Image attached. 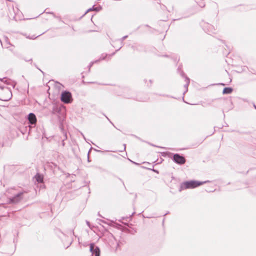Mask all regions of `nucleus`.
Returning a JSON list of instances; mask_svg holds the SVG:
<instances>
[{"label":"nucleus","instance_id":"nucleus-33","mask_svg":"<svg viewBox=\"0 0 256 256\" xmlns=\"http://www.w3.org/2000/svg\"><path fill=\"white\" fill-rule=\"evenodd\" d=\"M164 218L163 220V222H162L163 224L164 223Z\"/></svg>","mask_w":256,"mask_h":256},{"label":"nucleus","instance_id":"nucleus-23","mask_svg":"<svg viewBox=\"0 0 256 256\" xmlns=\"http://www.w3.org/2000/svg\"><path fill=\"white\" fill-rule=\"evenodd\" d=\"M254 107L256 110V106L254 104Z\"/></svg>","mask_w":256,"mask_h":256},{"label":"nucleus","instance_id":"nucleus-21","mask_svg":"<svg viewBox=\"0 0 256 256\" xmlns=\"http://www.w3.org/2000/svg\"><path fill=\"white\" fill-rule=\"evenodd\" d=\"M37 36H33L32 38H30V39H35L36 38Z\"/></svg>","mask_w":256,"mask_h":256},{"label":"nucleus","instance_id":"nucleus-5","mask_svg":"<svg viewBox=\"0 0 256 256\" xmlns=\"http://www.w3.org/2000/svg\"><path fill=\"white\" fill-rule=\"evenodd\" d=\"M202 28L204 31L208 34H212L215 33V28L214 27L212 24L207 23V22H203L202 24Z\"/></svg>","mask_w":256,"mask_h":256},{"label":"nucleus","instance_id":"nucleus-19","mask_svg":"<svg viewBox=\"0 0 256 256\" xmlns=\"http://www.w3.org/2000/svg\"><path fill=\"white\" fill-rule=\"evenodd\" d=\"M93 62H91L88 65V70H90V67L92 66Z\"/></svg>","mask_w":256,"mask_h":256},{"label":"nucleus","instance_id":"nucleus-7","mask_svg":"<svg viewBox=\"0 0 256 256\" xmlns=\"http://www.w3.org/2000/svg\"><path fill=\"white\" fill-rule=\"evenodd\" d=\"M172 160L174 162L178 164H183L186 161L185 158L178 154H174Z\"/></svg>","mask_w":256,"mask_h":256},{"label":"nucleus","instance_id":"nucleus-28","mask_svg":"<svg viewBox=\"0 0 256 256\" xmlns=\"http://www.w3.org/2000/svg\"><path fill=\"white\" fill-rule=\"evenodd\" d=\"M82 134V135L83 138H84V139H86V138H85V137H84V136Z\"/></svg>","mask_w":256,"mask_h":256},{"label":"nucleus","instance_id":"nucleus-22","mask_svg":"<svg viewBox=\"0 0 256 256\" xmlns=\"http://www.w3.org/2000/svg\"><path fill=\"white\" fill-rule=\"evenodd\" d=\"M94 150H96V152H101V151H100V150H96V149H94Z\"/></svg>","mask_w":256,"mask_h":256},{"label":"nucleus","instance_id":"nucleus-2","mask_svg":"<svg viewBox=\"0 0 256 256\" xmlns=\"http://www.w3.org/2000/svg\"><path fill=\"white\" fill-rule=\"evenodd\" d=\"M52 113L54 114H56L58 117V120L60 123V127L62 131L64 134V139L63 140L62 142V146H64L65 144L64 142V140L67 139L66 133L64 132V130L62 128V122L65 118L64 114L62 112L60 108L56 106H53Z\"/></svg>","mask_w":256,"mask_h":256},{"label":"nucleus","instance_id":"nucleus-12","mask_svg":"<svg viewBox=\"0 0 256 256\" xmlns=\"http://www.w3.org/2000/svg\"><path fill=\"white\" fill-rule=\"evenodd\" d=\"M128 37V36H127V35H126V36H124L122 37L121 38H120V39H119V40H117L118 42H120L121 45H120V46L118 48V49L116 50V51H118V50H120L122 48V47L124 46V40H126Z\"/></svg>","mask_w":256,"mask_h":256},{"label":"nucleus","instance_id":"nucleus-6","mask_svg":"<svg viewBox=\"0 0 256 256\" xmlns=\"http://www.w3.org/2000/svg\"><path fill=\"white\" fill-rule=\"evenodd\" d=\"M90 250L92 254L90 256H100V249L94 243L90 244Z\"/></svg>","mask_w":256,"mask_h":256},{"label":"nucleus","instance_id":"nucleus-25","mask_svg":"<svg viewBox=\"0 0 256 256\" xmlns=\"http://www.w3.org/2000/svg\"><path fill=\"white\" fill-rule=\"evenodd\" d=\"M169 214V212H167L166 213V214H164V216H166V214Z\"/></svg>","mask_w":256,"mask_h":256},{"label":"nucleus","instance_id":"nucleus-27","mask_svg":"<svg viewBox=\"0 0 256 256\" xmlns=\"http://www.w3.org/2000/svg\"><path fill=\"white\" fill-rule=\"evenodd\" d=\"M0 88L1 89H3V88H4V87H2V86H0Z\"/></svg>","mask_w":256,"mask_h":256},{"label":"nucleus","instance_id":"nucleus-31","mask_svg":"<svg viewBox=\"0 0 256 256\" xmlns=\"http://www.w3.org/2000/svg\"><path fill=\"white\" fill-rule=\"evenodd\" d=\"M148 218H152V216H148L147 217Z\"/></svg>","mask_w":256,"mask_h":256},{"label":"nucleus","instance_id":"nucleus-24","mask_svg":"<svg viewBox=\"0 0 256 256\" xmlns=\"http://www.w3.org/2000/svg\"><path fill=\"white\" fill-rule=\"evenodd\" d=\"M153 170H154V172H158V170H155L153 169Z\"/></svg>","mask_w":256,"mask_h":256},{"label":"nucleus","instance_id":"nucleus-1","mask_svg":"<svg viewBox=\"0 0 256 256\" xmlns=\"http://www.w3.org/2000/svg\"><path fill=\"white\" fill-rule=\"evenodd\" d=\"M209 182V180H206L204 182H199L197 180L186 181L180 184L178 190L180 192H181L186 189L194 188L202 184Z\"/></svg>","mask_w":256,"mask_h":256},{"label":"nucleus","instance_id":"nucleus-18","mask_svg":"<svg viewBox=\"0 0 256 256\" xmlns=\"http://www.w3.org/2000/svg\"><path fill=\"white\" fill-rule=\"evenodd\" d=\"M93 148L92 147H91L90 148V149L89 150L88 152V162H90V157H89V156H90V150L92 149Z\"/></svg>","mask_w":256,"mask_h":256},{"label":"nucleus","instance_id":"nucleus-3","mask_svg":"<svg viewBox=\"0 0 256 256\" xmlns=\"http://www.w3.org/2000/svg\"><path fill=\"white\" fill-rule=\"evenodd\" d=\"M7 6L9 8L8 16L16 20H20L22 12L17 7V4L16 3H10L7 4Z\"/></svg>","mask_w":256,"mask_h":256},{"label":"nucleus","instance_id":"nucleus-13","mask_svg":"<svg viewBox=\"0 0 256 256\" xmlns=\"http://www.w3.org/2000/svg\"><path fill=\"white\" fill-rule=\"evenodd\" d=\"M232 88L230 87L224 88L222 90L223 94H230L232 92Z\"/></svg>","mask_w":256,"mask_h":256},{"label":"nucleus","instance_id":"nucleus-20","mask_svg":"<svg viewBox=\"0 0 256 256\" xmlns=\"http://www.w3.org/2000/svg\"><path fill=\"white\" fill-rule=\"evenodd\" d=\"M86 224L90 228V222L86 220Z\"/></svg>","mask_w":256,"mask_h":256},{"label":"nucleus","instance_id":"nucleus-10","mask_svg":"<svg viewBox=\"0 0 256 256\" xmlns=\"http://www.w3.org/2000/svg\"><path fill=\"white\" fill-rule=\"evenodd\" d=\"M180 75L182 77L185 78V82H186V84L184 85V87L186 89L184 92V94L188 90V86L190 82V80L186 76L184 72L182 71L180 72Z\"/></svg>","mask_w":256,"mask_h":256},{"label":"nucleus","instance_id":"nucleus-32","mask_svg":"<svg viewBox=\"0 0 256 256\" xmlns=\"http://www.w3.org/2000/svg\"><path fill=\"white\" fill-rule=\"evenodd\" d=\"M12 252L9 254V256L12 255Z\"/></svg>","mask_w":256,"mask_h":256},{"label":"nucleus","instance_id":"nucleus-26","mask_svg":"<svg viewBox=\"0 0 256 256\" xmlns=\"http://www.w3.org/2000/svg\"><path fill=\"white\" fill-rule=\"evenodd\" d=\"M180 68H180V66H178V70H180Z\"/></svg>","mask_w":256,"mask_h":256},{"label":"nucleus","instance_id":"nucleus-4","mask_svg":"<svg viewBox=\"0 0 256 256\" xmlns=\"http://www.w3.org/2000/svg\"><path fill=\"white\" fill-rule=\"evenodd\" d=\"M61 101L65 104H69L72 102V94L68 91H64L61 94Z\"/></svg>","mask_w":256,"mask_h":256},{"label":"nucleus","instance_id":"nucleus-34","mask_svg":"<svg viewBox=\"0 0 256 256\" xmlns=\"http://www.w3.org/2000/svg\"><path fill=\"white\" fill-rule=\"evenodd\" d=\"M49 14H53L52 12H49Z\"/></svg>","mask_w":256,"mask_h":256},{"label":"nucleus","instance_id":"nucleus-17","mask_svg":"<svg viewBox=\"0 0 256 256\" xmlns=\"http://www.w3.org/2000/svg\"><path fill=\"white\" fill-rule=\"evenodd\" d=\"M0 80L4 82H6L8 84H9V82H8V80L6 78H4L2 79H0Z\"/></svg>","mask_w":256,"mask_h":256},{"label":"nucleus","instance_id":"nucleus-16","mask_svg":"<svg viewBox=\"0 0 256 256\" xmlns=\"http://www.w3.org/2000/svg\"><path fill=\"white\" fill-rule=\"evenodd\" d=\"M170 154H171V153L170 152H162V156H168Z\"/></svg>","mask_w":256,"mask_h":256},{"label":"nucleus","instance_id":"nucleus-15","mask_svg":"<svg viewBox=\"0 0 256 256\" xmlns=\"http://www.w3.org/2000/svg\"><path fill=\"white\" fill-rule=\"evenodd\" d=\"M92 10H96V11L98 12L100 10V8L98 7L94 8V6H93L92 8L88 9L87 10V11L86 12V14Z\"/></svg>","mask_w":256,"mask_h":256},{"label":"nucleus","instance_id":"nucleus-35","mask_svg":"<svg viewBox=\"0 0 256 256\" xmlns=\"http://www.w3.org/2000/svg\"><path fill=\"white\" fill-rule=\"evenodd\" d=\"M160 148H165L164 147H160Z\"/></svg>","mask_w":256,"mask_h":256},{"label":"nucleus","instance_id":"nucleus-8","mask_svg":"<svg viewBox=\"0 0 256 256\" xmlns=\"http://www.w3.org/2000/svg\"><path fill=\"white\" fill-rule=\"evenodd\" d=\"M23 194L24 192H18V193L14 194L13 196L9 198L10 202L14 204L19 202L22 198Z\"/></svg>","mask_w":256,"mask_h":256},{"label":"nucleus","instance_id":"nucleus-9","mask_svg":"<svg viewBox=\"0 0 256 256\" xmlns=\"http://www.w3.org/2000/svg\"><path fill=\"white\" fill-rule=\"evenodd\" d=\"M28 120L29 122V123L32 125H35L37 122L36 116L32 112L28 114Z\"/></svg>","mask_w":256,"mask_h":256},{"label":"nucleus","instance_id":"nucleus-29","mask_svg":"<svg viewBox=\"0 0 256 256\" xmlns=\"http://www.w3.org/2000/svg\"><path fill=\"white\" fill-rule=\"evenodd\" d=\"M125 149H126V144H124V150H125Z\"/></svg>","mask_w":256,"mask_h":256},{"label":"nucleus","instance_id":"nucleus-14","mask_svg":"<svg viewBox=\"0 0 256 256\" xmlns=\"http://www.w3.org/2000/svg\"><path fill=\"white\" fill-rule=\"evenodd\" d=\"M196 2L200 8H204L205 6V4L203 0H200L199 1Z\"/></svg>","mask_w":256,"mask_h":256},{"label":"nucleus","instance_id":"nucleus-11","mask_svg":"<svg viewBox=\"0 0 256 256\" xmlns=\"http://www.w3.org/2000/svg\"><path fill=\"white\" fill-rule=\"evenodd\" d=\"M34 178H35L36 180L38 183H42L44 182L43 176L40 174L39 173H37L35 175Z\"/></svg>","mask_w":256,"mask_h":256},{"label":"nucleus","instance_id":"nucleus-30","mask_svg":"<svg viewBox=\"0 0 256 256\" xmlns=\"http://www.w3.org/2000/svg\"><path fill=\"white\" fill-rule=\"evenodd\" d=\"M14 189L11 188L10 190H13Z\"/></svg>","mask_w":256,"mask_h":256}]
</instances>
